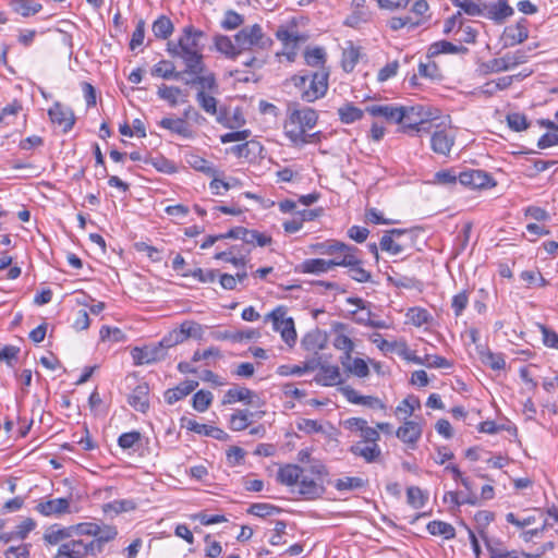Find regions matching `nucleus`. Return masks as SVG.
Masks as SVG:
<instances>
[{"label": "nucleus", "instance_id": "1", "mask_svg": "<svg viewBox=\"0 0 558 558\" xmlns=\"http://www.w3.org/2000/svg\"><path fill=\"white\" fill-rule=\"evenodd\" d=\"M318 120L317 112L310 107L300 108L299 105L292 104L288 107V116L283 124L284 135L294 146H303L314 142L316 133L307 134V130H312Z\"/></svg>", "mask_w": 558, "mask_h": 558}, {"label": "nucleus", "instance_id": "2", "mask_svg": "<svg viewBox=\"0 0 558 558\" xmlns=\"http://www.w3.org/2000/svg\"><path fill=\"white\" fill-rule=\"evenodd\" d=\"M328 80L329 71L327 69L292 76L294 86L300 89L302 100L306 102H314L326 95Z\"/></svg>", "mask_w": 558, "mask_h": 558}, {"label": "nucleus", "instance_id": "3", "mask_svg": "<svg viewBox=\"0 0 558 558\" xmlns=\"http://www.w3.org/2000/svg\"><path fill=\"white\" fill-rule=\"evenodd\" d=\"M234 40L242 52L267 50L274 41L267 36L259 24L245 26L234 35Z\"/></svg>", "mask_w": 558, "mask_h": 558}, {"label": "nucleus", "instance_id": "4", "mask_svg": "<svg viewBox=\"0 0 558 558\" xmlns=\"http://www.w3.org/2000/svg\"><path fill=\"white\" fill-rule=\"evenodd\" d=\"M104 539L101 537L87 539H71L63 543L56 555V558H87L97 556L102 551Z\"/></svg>", "mask_w": 558, "mask_h": 558}, {"label": "nucleus", "instance_id": "5", "mask_svg": "<svg viewBox=\"0 0 558 558\" xmlns=\"http://www.w3.org/2000/svg\"><path fill=\"white\" fill-rule=\"evenodd\" d=\"M173 347L168 336L155 344H148L143 348L135 347L131 351L135 365L151 364L163 360L167 355V350Z\"/></svg>", "mask_w": 558, "mask_h": 558}, {"label": "nucleus", "instance_id": "6", "mask_svg": "<svg viewBox=\"0 0 558 558\" xmlns=\"http://www.w3.org/2000/svg\"><path fill=\"white\" fill-rule=\"evenodd\" d=\"M360 253L361 251L356 246L350 245L343 254L342 259L339 260L338 266L349 268L351 279L360 283L369 282L372 280V274L363 267L364 263Z\"/></svg>", "mask_w": 558, "mask_h": 558}, {"label": "nucleus", "instance_id": "7", "mask_svg": "<svg viewBox=\"0 0 558 558\" xmlns=\"http://www.w3.org/2000/svg\"><path fill=\"white\" fill-rule=\"evenodd\" d=\"M204 36L202 31L195 29L193 26H186L183 29L182 36L179 38L177 45L169 43L168 51L172 56L189 53V52H201L202 47L199 45L201 38Z\"/></svg>", "mask_w": 558, "mask_h": 558}, {"label": "nucleus", "instance_id": "8", "mask_svg": "<svg viewBox=\"0 0 558 558\" xmlns=\"http://www.w3.org/2000/svg\"><path fill=\"white\" fill-rule=\"evenodd\" d=\"M529 56L522 49L508 52L500 58H495L483 64L485 73H500L514 69L527 61Z\"/></svg>", "mask_w": 558, "mask_h": 558}, {"label": "nucleus", "instance_id": "9", "mask_svg": "<svg viewBox=\"0 0 558 558\" xmlns=\"http://www.w3.org/2000/svg\"><path fill=\"white\" fill-rule=\"evenodd\" d=\"M402 113V120L398 122L402 124L404 130H413L421 132L424 130L423 125L428 121L429 113L423 106H399Z\"/></svg>", "mask_w": 558, "mask_h": 558}, {"label": "nucleus", "instance_id": "10", "mask_svg": "<svg viewBox=\"0 0 558 558\" xmlns=\"http://www.w3.org/2000/svg\"><path fill=\"white\" fill-rule=\"evenodd\" d=\"M268 317L272 320L274 329L281 333L283 341L290 347L293 345L296 340V331L293 319L286 317V310L279 306Z\"/></svg>", "mask_w": 558, "mask_h": 558}, {"label": "nucleus", "instance_id": "11", "mask_svg": "<svg viewBox=\"0 0 558 558\" xmlns=\"http://www.w3.org/2000/svg\"><path fill=\"white\" fill-rule=\"evenodd\" d=\"M70 498H54L40 500L36 505L35 510L44 517H60L70 513Z\"/></svg>", "mask_w": 558, "mask_h": 558}, {"label": "nucleus", "instance_id": "12", "mask_svg": "<svg viewBox=\"0 0 558 558\" xmlns=\"http://www.w3.org/2000/svg\"><path fill=\"white\" fill-rule=\"evenodd\" d=\"M203 327L195 322L185 320L181 324L179 329H174L168 335V342L172 345L182 343L189 338L201 339L203 337Z\"/></svg>", "mask_w": 558, "mask_h": 558}, {"label": "nucleus", "instance_id": "13", "mask_svg": "<svg viewBox=\"0 0 558 558\" xmlns=\"http://www.w3.org/2000/svg\"><path fill=\"white\" fill-rule=\"evenodd\" d=\"M458 178L460 184L472 189H485L496 184L487 172L477 169L460 172Z\"/></svg>", "mask_w": 558, "mask_h": 558}, {"label": "nucleus", "instance_id": "14", "mask_svg": "<svg viewBox=\"0 0 558 558\" xmlns=\"http://www.w3.org/2000/svg\"><path fill=\"white\" fill-rule=\"evenodd\" d=\"M527 20L521 19L514 25L507 26L504 31V40L506 47H513L527 39L529 28Z\"/></svg>", "mask_w": 558, "mask_h": 558}, {"label": "nucleus", "instance_id": "15", "mask_svg": "<svg viewBox=\"0 0 558 558\" xmlns=\"http://www.w3.org/2000/svg\"><path fill=\"white\" fill-rule=\"evenodd\" d=\"M340 392L350 403L364 405L371 409H385V404L379 398L373 396H362L351 386H344L340 388Z\"/></svg>", "mask_w": 558, "mask_h": 558}, {"label": "nucleus", "instance_id": "16", "mask_svg": "<svg viewBox=\"0 0 558 558\" xmlns=\"http://www.w3.org/2000/svg\"><path fill=\"white\" fill-rule=\"evenodd\" d=\"M339 260H327L323 258L305 259L302 264L296 266L295 271L302 274L322 275L332 270L338 266Z\"/></svg>", "mask_w": 558, "mask_h": 558}, {"label": "nucleus", "instance_id": "17", "mask_svg": "<svg viewBox=\"0 0 558 558\" xmlns=\"http://www.w3.org/2000/svg\"><path fill=\"white\" fill-rule=\"evenodd\" d=\"M48 114L52 123L58 124L63 130V132L70 131L74 124L73 112L60 104H54L48 110Z\"/></svg>", "mask_w": 558, "mask_h": 558}, {"label": "nucleus", "instance_id": "18", "mask_svg": "<svg viewBox=\"0 0 558 558\" xmlns=\"http://www.w3.org/2000/svg\"><path fill=\"white\" fill-rule=\"evenodd\" d=\"M299 494L305 499L314 500L323 496L325 493V486L323 481L310 478L302 474L299 481Z\"/></svg>", "mask_w": 558, "mask_h": 558}, {"label": "nucleus", "instance_id": "19", "mask_svg": "<svg viewBox=\"0 0 558 558\" xmlns=\"http://www.w3.org/2000/svg\"><path fill=\"white\" fill-rule=\"evenodd\" d=\"M422 426L420 423L414 421H405L397 432L396 436L404 444H408L411 448H415L416 442L422 436Z\"/></svg>", "mask_w": 558, "mask_h": 558}, {"label": "nucleus", "instance_id": "20", "mask_svg": "<svg viewBox=\"0 0 558 558\" xmlns=\"http://www.w3.org/2000/svg\"><path fill=\"white\" fill-rule=\"evenodd\" d=\"M405 233V230L402 229H392L381 236L379 242V247L383 252H386L390 255H399L403 252V245L398 241L400 236Z\"/></svg>", "mask_w": 558, "mask_h": 558}, {"label": "nucleus", "instance_id": "21", "mask_svg": "<svg viewBox=\"0 0 558 558\" xmlns=\"http://www.w3.org/2000/svg\"><path fill=\"white\" fill-rule=\"evenodd\" d=\"M129 403L136 411L145 413L149 408V386L147 383L138 384L129 396Z\"/></svg>", "mask_w": 558, "mask_h": 558}, {"label": "nucleus", "instance_id": "22", "mask_svg": "<svg viewBox=\"0 0 558 558\" xmlns=\"http://www.w3.org/2000/svg\"><path fill=\"white\" fill-rule=\"evenodd\" d=\"M365 111L373 117H383L388 122L398 123L402 120V113L398 106L371 105L365 108Z\"/></svg>", "mask_w": 558, "mask_h": 558}, {"label": "nucleus", "instance_id": "23", "mask_svg": "<svg viewBox=\"0 0 558 558\" xmlns=\"http://www.w3.org/2000/svg\"><path fill=\"white\" fill-rule=\"evenodd\" d=\"M185 427L196 434L209 436L217 440L226 441L229 439V435L223 429L207 424H201L194 420H189Z\"/></svg>", "mask_w": 558, "mask_h": 558}, {"label": "nucleus", "instance_id": "24", "mask_svg": "<svg viewBox=\"0 0 558 558\" xmlns=\"http://www.w3.org/2000/svg\"><path fill=\"white\" fill-rule=\"evenodd\" d=\"M197 386L198 381L196 380H184L180 383L177 387L166 390L165 400L167 401V403L173 404L189 396L192 391H194L197 388Z\"/></svg>", "mask_w": 558, "mask_h": 558}, {"label": "nucleus", "instance_id": "25", "mask_svg": "<svg viewBox=\"0 0 558 558\" xmlns=\"http://www.w3.org/2000/svg\"><path fill=\"white\" fill-rule=\"evenodd\" d=\"M453 143L454 136L445 130L434 132L430 138L432 149L440 155H448Z\"/></svg>", "mask_w": 558, "mask_h": 558}, {"label": "nucleus", "instance_id": "26", "mask_svg": "<svg viewBox=\"0 0 558 558\" xmlns=\"http://www.w3.org/2000/svg\"><path fill=\"white\" fill-rule=\"evenodd\" d=\"M477 353L481 362L489 366L494 371H501L506 368V360L504 354L494 353L488 348L483 345H477Z\"/></svg>", "mask_w": 558, "mask_h": 558}, {"label": "nucleus", "instance_id": "27", "mask_svg": "<svg viewBox=\"0 0 558 558\" xmlns=\"http://www.w3.org/2000/svg\"><path fill=\"white\" fill-rule=\"evenodd\" d=\"M485 16L495 21L496 23H502L506 19L513 14V9L508 4L506 0H498L496 3L485 7Z\"/></svg>", "mask_w": 558, "mask_h": 558}, {"label": "nucleus", "instance_id": "28", "mask_svg": "<svg viewBox=\"0 0 558 558\" xmlns=\"http://www.w3.org/2000/svg\"><path fill=\"white\" fill-rule=\"evenodd\" d=\"M350 451L354 456L363 458L367 463L375 462L381 454L378 444L364 445L362 441L352 445Z\"/></svg>", "mask_w": 558, "mask_h": 558}, {"label": "nucleus", "instance_id": "29", "mask_svg": "<svg viewBox=\"0 0 558 558\" xmlns=\"http://www.w3.org/2000/svg\"><path fill=\"white\" fill-rule=\"evenodd\" d=\"M215 47L216 49L225 54L228 59L235 60L240 54L241 50L238 47V44L232 41L229 36L226 35H217L215 36Z\"/></svg>", "mask_w": 558, "mask_h": 558}, {"label": "nucleus", "instance_id": "30", "mask_svg": "<svg viewBox=\"0 0 558 558\" xmlns=\"http://www.w3.org/2000/svg\"><path fill=\"white\" fill-rule=\"evenodd\" d=\"M183 60L186 69L185 72L193 75H198L205 72V64L203 62V54L201 52H189L177 54Z\"/></svg>", "mask_w": 558, "mask_h": 558}, {"label": "nucleus", "instance_id": "31", "mask_svg": "<svg viewBox=\"0 0 558 558\" xmlns=\"http://www.w3.org/2000/svg\"><path fill=\"white\" fill-rule=\"evenodd\" d=\"M490 558H522L524 551L507 550L500 542H492L482 535Z\"/></svg>", "mask_w": 558, "mask_h": 558}, {"label": "nucleus", "instance_id": "32", "mask_svg": "<svg viewBox=\"0 0 558 558\" xmlns=\"http://www.w3.org/2000/svg\"><path fill=\"white\" fill-rule=\"evenodd\" d=\"M304 469L295 464H287L279 469L277 478L278 481L287 486H292L299 483Z\"/></svg>", "mask_w": 558, "mask_h": 558}, {"label": "nucleus", "instance_id": "33", "mask_svg": "<svg viewBox=\"0 0 558 558\" xmlns=\"http://www.w3.org/2000/svg\"><path fill=\"white\" fill-rule=\"evenodd\" d=\"M275 35L277 39L282 43L286 49H295L300 43L305 41L306 39L296 31L289 29L288 27L284 26H280L276 31Z\"/></svg>", "mask_w": 558, "mask_h": 558}, {"label": "nucleus", "instance_id": "34", "mask_svg": "<svg viewBox=\"0 0 558 558\" xmlns=\"http://www.w3.org/2000/svg\"><path fill=\"white\" fill-rule=\"evenodd\" d=\"M316 380L324 386H335L342 381L340 369L335 365H322Z\"/></svg>", "mask_w": 558, "mask_h": 558}, {"label": "nucleus", "instance_id": "35", "mask_svg": "<svg viewBox=\"0 0 558 558\" xmlns=\"http://www.w3.org/2000/svg\"><path fill=\"white\" fill-rule=\"evenodd\" d=\"M256 393L248 388H231L229 389L222 400L223 404H231L238 401H243L246 404H252Z\"/></svg>", "mask_w": 558, "mask_h": 558}, {"label": "nucleus", "instance_id": "36", "mask_svg": "<svg viewBox=\"0 0 558 558\" xmlns=\"http://www.w3.org/2000/svg\"><path fill=\"white\" fill-rule=\"evenodd\" d=\"M159 125L183 137H190L192 135L189 124L181 118H163L159 122Z\"/></svg>", "mask_w": 558, "mask_h": 558}, {"label": "nucleus", "instance_id": "37", "mask_svg": "<svg viewBox=\"0 0 558 558\" xmlns=\"http://www.w3.org/2000/svg\"><path fill=\"white\" fill-rule=\"evenodd\" d=\"M338 116L342 123L351 124L363 118L364 110L354 106L352 102H347L338 108Z\"/></svg>", "mask_w": 558, "mask_h": 558}, {"label": "nucleus", "instance_id": "38", "mask_svg": "<svg viewBox=\"0 0 558 558\" xmlns=\"http://www.w3.org/2000/svg\"><path fill=\"white\" fill-rule=\"evenodd\" d=\"M174 26L171 20L166 15H160L151 26L154 36L157 39H167L173 33Z\"/></svg>", "mask_w": 558, "mask_h": 558}, {"label": "nucleus", "instance_id": "39", "mask_svg": "<svg viewBox=\"0 0 558 558\" xmlns=\"http://www.w3.org/2000/svg\"><path fill=\"white\" fill-rule=\"evenodd\" d=\"M11 7L14 12L25 17L35 15L43 9L41 4L34 0H13Z\"/></svg>", "mask_w": 558, "mask_h": 558}, {"label": "nucleus", "instance_id": "40", "mask_svg": "<svg viewBox=\"0 0 558 558\" xmlns=\"http://www.w3.org/2000/svg\"><path fill=\"white\" fill-rule=\"evenodd\" d=\"M427 531L435 536H442L445 539H451L456 536L454 527L447 522L444 521H430L427 524Z\"/></svg>", "mask_w": 558, "mask_h": 558}, {"label": "nucleus", "instance_id": "41", "mask_svg": "<svg viewBox=\"0 0 558 558\" xmlns=\"http://www.w3.org/2000/svg\"><path fill=\"white\" fill-rule=\"evenodd\" d=\"M342 366L351 374L364 378L369 375V368L363 359L351 356V361L341 360Z\"/></svg>", "mask_w": 558, "mask_h": 558}, {"label": "nucleus", "instance_id": "42", "mask_svg": "<svg viewBox=\"0 0 558 558\" xmlns=\"http://www.w3.org/2000/svg\"><path fill=\"white\" fill-rule=\"evenodd\" d=\"M304 59H305L306 64L310 66L318 68V70L326 69L325 68L326 52H325L324 48L315 47L312 49H307L304 52Z\"/></svg>", "mask_w": 558, "mask_h": 558}, {"label": "nucleus", "instance_id": "43", "mask_svg": "<svg viewBox=\"0 0 558 558\" xmlns=\"http://www.w3.org/2000/svg\"><path fill=\"white\" fill-rule=\"evenodd\" d=\"M151 75L162 78H180L181 73L174 71V65L171 61L162 60L155 64L151 69Z\"/></svg>", "mask_w": 558, "mask_h": 558}, {"label": "nucleus", "instance_id": "44", "mask_svg": "<svg viewBox=\"0 0 558 558\" xmlns=\"http://www.w3.org/2000/svg\"><path fill=\"white\" fill-rule=\"evenodd\" d=\"M281 509L275 505L266 504V502H256L252 504L250 508L247 509V513L259 517V518H267L271 517L274 514L280 513Z\"/></svg>", "mask_w": 558, "mask_h": 558}, {"label": "nucleus", "instance_id": "45", "mask_svg": "<svg viewBox=\"0 0 558 558\" xmlns=\"http://www.w3.org/2000/svg\"><path fill=\"white\" fill-rule=\"evenodd\" d=\"M428 496L417 486H410L407 489V501L414 509L425 506Z\"/></svg>", "mask_w": 558, "mask_h": 558}, {"label": "nucleus", "instance_id": "46", "mask_svg": "<svg viewBox=\"0 0 558 558\" xmlns=\"http://www.w3.org/2000/svg\"><path fill=\"white\" fill-rule=\"evenodd\" d=\"M187 163L195 170L201 171L207 175H216L218 170L213 166L211 162L198 155H191L187 158Z\"/></svg>", "mask_w": 558, "mask_h": 558}, {"label": "nucleus", "instance_id": "47", "mask_svg": "<svg viewBox=\"0 0 558 558\" xmlns=\"http://www.w3.org/2000/svg\"><path fill=\"white\" fill-rule=\"evenodd\" d=\"M74 529L78 535L85 536L84 539L92 541L94 538L101 537L105 541V537L100 535L101 529L97 523L83 522L77 524Z\"/></svg>", "mask_w": 558, "mask_h": 558}, {"label": "nucleus", "instance_id": "48", "mask_svg": "<svg viewBox=\"0 0 558 558\" xmlns=\"http://www.w3.org/2000/svg\"><path fill=\"white\" fill-rule=\"evenodd\" d=\"M350 245L343 243V242H340V241H337V240H331V241H326L324 243H318L316 245V248L318 250V252L320 254H328V255H331V254H344L347 252V248H349Z\"/></svg>", "mask_w": 558, "mask_h": 558}, {"label": "nucleus", "instance_id": "49", "mask_svg": "<svg viewBox=\"0 0 558 558\" xmlns=\"http://www.w3.org/2000/svg\"><path fill=\"white\" fill-rule=\"evenodd\" d=\"M367 485V481L362 477H351L347 476L343 478H338L335 482V487L338 490H353L360 489Z\"/></svg>", "mask_w": 558, "mask_h": 558}, {"label": "nucleus", "instance_id": "50", "mask_svg": "<svg viewBox=\"0 0 558 558\" xmlns=\"http://www.w3.org/2000/svg\"><path fill=\"white\" fill-rule=\"evenodd\" d=\"M251 415L247 411H236L230 417L229 427L235 432L244 430L250 425Z\"/></svg>", "mask_w": 558, "mask_h": 558}, {"label": "nucleus", "instance_id": "51", "mask_svg": "<svg viewBox=\"0 0 558 558\" xmlns=\"http://www.w3.org/2000/svg\"><path fill=\"white\" fill-rule=\"evenodd\" d=\"M213 393L208 390L197 391L192 399V405L197 412H205L213 401Z\"/></svg>", "mask_w": 558, "mask_h": 558}, {"label": "nucleus", "instance_id": "52", "mask_svg": "<svg viewBox=\"0 0 558 558\" xmlns=\"http://www.w3.org/2000/svg\"><path fill=\"white\" fill-rule=\"evenodd\" d=\"M465 50H466L465 47L453 45L452 43L447 41V40H440V41L434 43L429 48V51L432 54L459 53V52L465 51Z\"/></svg>", "mask_w": 558, "mask_h": 558}, {"label": "nucleus", "instance_id": "53", "mask_svg": "<svg viewBox=\"0 0 558 558\" xmlns=\"http://www.w3.org/2000/svg\"><path fill=\"white\" fill-rule=\"evenodd\" d=\"M159 98L168 101L172 107L179 101L182 90L177 86L161 85L157 92Z\"/></svg>", "mask_w": 558, "mask_h": 558}, {"label": "nucleus", "instance_id": "54", "mask_svg": "<svg viewBox=\"0 0 558 558\" xmlns=\"http://www.w3.org/2000/svg\"><path fill=\"white\" fill-rule=\"evenodd\" d=\"M135 509L136 502L132 499H121L107 502V513L113 512L114 514H120Z\"/></svg>", "mask_w": 558, "mask_h": 558}, {"label": "nucleus", "instance_id": "55", "mask_svg": "<svg viewBox=\"0 0 558 558\" xmlns=\"http://www.w3.org/2000/svg\"><path fill=\"white\" fill-rule=\"evenodd\" d=\"M333 345L336 349L343 352V356L340 360L351 361V353L354 349L352 340L345 335H338L335 338Z\"/></svg>", "mask_w": 558, "mask_h": 558}, {"label": "nucleus", "instance_id": "56", "mask_svg": "<svg viewBox=\"0 0 558 558\" xmlns=\"http://www.w3.org/2000/svg\"><path fill=\"white\" fill-rule=\"evenodd\" d=\"M244 23V17L233 10H228L221 21V27L226 31H233Z\"/></svg>", "mask_w": 558, "mask_h": 558}, {"label": "nucleus", "instance_id": "57", "mask_svg": "<svg viewBox=\"0 0 558 558\" xmlns=\"http://www.w3.org/2000/svg\"><path fill=\"white\" fill-rule=\"evenodd\" d=\"M196 100L201 108L209 113V114H216L217 112V99L210 95H207L204 90H199L196 94Z\"/></svg>", "mask_w": 558, "mask_h": 558}, {"label": "nucleus", "instance_id": "58", "mask_svg": "<svg viewBox=\"0 0 558 558\" xmlns=\"http://www.w3.org/2000/svg\"><path fill=\"white\" fill-rule=\"evenodd\" d=\"M469 295L470 292L468 290H463L458 294L453 295L451 300V308L453 310L456 317L461 316L463 311L466 308L469 304Z\"/></svg>", "mask_w": 558, "mask_h": 558}, {"label": "nucleus", "instance_id": "59", "mask_svg": "<svg viewBox=\"0 0 558 558\" xmlns=\"http://www.w3.org/2000/svg\"><path fill=\"white\" fill-rule=\"evenodd\" d=\"M507 122L511 130L521 132L529 128V122L525 114L513 112L507 116Z\"/></svg>", "mask_w": 558, "mask_h": 558}, {"label": "nucleus", "instance_id": "60", "mask_svg": "<svg viewBox=\"0 0 558 558\" xmlns=\"http://www.w3.org/2000/svg\"><path fill=\"white\" fill-rule=\"evenodd\" d=\"M146 162L151 163L160 172L173 173L177 170L175 165L162 156L150 157Z\"/></svg>", "mask_w": 558, "mask_h": 558}, {"label": "nucleus", "instance_id": "61", "mask_svg": "<svg viewBox=\"0 0 558 558\" xmlns=\"http://www.w3.org/2000/svg\"><path fill=\"white\" fill-rule=\"evenodd\" d=\"M407 317L413 325L420 327L428 322L429 314L424 308L414 307L408 311Z\"/></svg>", "mask_w": 558, "mask_h": 558}, {"label": "nucleus", "instance_id": "62", "mask_svg": "<svg viewBox=\"0 0 558 558\" xmlns=\"http://www.w3.org/2000/svg\"><path fill=\"white\" fill-rule=\"evenodd\" d=\"M145 38V22L144 20H140L136 24V27L132 34V38L130 41V49L135 50L137 47L142 46Z\"/></svg>", "mask_w": 558, "mask_h": 558}, {"label": "nucleus", "instance_id": "63", "mask_svg": "<svg viewBox=\"0 0 558 558\" xmlns=\"http://www.w3.org/2000/svg\"><path fill=\"white\" fill-rule=\"evenodd\" d=\"M141 440V433L133 430L130 433L122 434L119 439L118 444L122 449H130L133 448V446Z\"/></svg>", "mask_w": 558, "mask_h": 558}, {"label": "nucleus", "instance_id": "64", "mask_svg": "<svg viewBox=\"0 0 558 558\" xmlns=\"http://www.w3.org/2000/svg\"><path fill=\"white\" fill-rule=\"evenodd\" d=\"M35 526H36V522L33 519L27 518V519L23 520L20 524H17L15 526V530H14L15 537L19 539L26 538L28 533L31 531H33L35 529Z\"/></svg>", "mask_w": 558, "mask_h": 558}]
</instances>
